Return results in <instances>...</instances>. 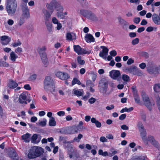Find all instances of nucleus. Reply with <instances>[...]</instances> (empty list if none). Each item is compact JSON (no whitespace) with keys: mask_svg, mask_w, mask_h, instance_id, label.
Returning a JSON list of instances; mask_svg holds the SVG:
<instances>
[{"mask_svg":"<svg viewBox=\"0 0 160 160\" xmlns=\"http://www.w3.org/2000/svg\"><path fill=\"white\" fill-rule=\"evenodd\" d=\"M44 88L47 92L52 93L55 91V86L53 81L50 76L46 77L44 82Z\"/></svg>","mask_w":160,"mask_h":160,"instance_id":"1","label":"nucleus"},{"mask_svg":"<svg viewBox=\"0 0 160 160\" xmlns=\"http://www.w3.org/2000/svg\"><path fill=\"white\" fill-rule=\"evenodd\" d=\"M6 9L9 15L13 14L17 7V2L16 0H7Z\"/></svg>","mask_w":160,"mask_h":160,"instance_id":"2","label":"nucleus"},{"mask_svg":"<svg viewBox=\"0 0 160 160\" xmlns=\"http://www.w3.org/2000/svg\"><path fill=\"white\" fill-rule=\"evenodd\" d=\"M43 152V150L40 147H35L30 150L28 154V158L29 159L34 158L40 156Z\"/></svg>","mask_w":160,"mask_h":160,"instance_id":"3","label":"nucleus"},{"mask_svg":"<svg viewBox=\"0 0 160 160\" xmlns=\"http://www.w3.org/2000/svg\"><path fill=\"white\" fill-rule=\"evenodd\" d=\"M46 49V48L45 46H43L42 48H38V49L42 62L45 67H47L48 64V62L46 54L45 52V51Z\"/></svg>","mask_w":160,"mask_h":160,"instance_id":"4","label":"nucleus"},{"mask_svg":"<svg viewBox=\"0 0 160 160\" xmlns=\"http://www.w3.org/2000/svg\"><path fill=\"white\" fill-rule=\"evenodd\" d=\"M47 8L50 10H52L53 11L54 8H56L57 11L62 12L63 10V8L59 2H57L56 0H52L49 4L46 5Z\"/></svg>","mask_w":160,"mask_h":160,"instance_id":"5","label":"nucleus"},{"mask_svg":"<svg viewBox=\"0 0 160 160\" xmlns=\"http://www.w3.org/2000/svg\"><path fill=\"white\" fill-rule=\"evenodd\" d=\"M80 12L82 15L90 20L94 21H97L98 20L96 15L89 10L81 9L80 10Z\"/></svg>","mask_w":160,"mask_h":160,"instance_id":"6","label":"nucleus"},{"mask_svg":"<svg viewBox=\"0 0 160 160\" xmlns=\"http://www.w3.org/2000/svg\"><path fill=\"white\" fill-rule=\"evenodd\" d=\"M125 70L129 72L134 75L140 76L142 75V72L141 70L135 66H131L129 67L125 68Z\"/></svg>","mask_w":160,"mask_h":160,"instance_id":"7","label":"nucleus"},{"mask_svg":"<svg viewBox=\"0 0 160 160\" xmlns=\"http://www.w3.org/2000/svg\"><path fill=\"white\" fill-rule=\"evenodd\" d=\"M21 9L22 13L21 16L26 18V19L28 18L30 16L29 10L27 4H22L21 6Z\"/></svg>","mask_w":160,"mask_h":160,"instance_id":"8","label":"nucleus"},{"mask_svg":"<svg viewBox=\"0 0 160 160\" xmlns=\"http://www.w3.org/2000/svg\"><path fill=\"white\" fill-rule=\"evenodd\" d=\"M50 10V12L45 9H43L42 10V14L44 17L45 22L50 21V20L51 15L53 11L52 10Z\"/></svg>","mask_w":160,"mask_h":160,"instance_id":"9","label":"nucleus"},{"mask_svg":"<svg viewBox=\"0 0 160 160\" xmlns=\"http://www.w3.org/2000/svg\"><path fill=\"white\" fill-rule=\"evenodd\" d=\"M59 132L63 134H72L75 132H78L77 130H74V131H73V129H70L68 128L67 127L61 128Z\"/></svg>","mask_w":160,"mask_h":160,"instance_id":"10","label":"nucleus"},{"mask_svg":"<svg viewBox=\"0 0 160 160\" xmlns=\"http://www.w3.org/2000/svg\"><path fill=\"white\" fill-rule=\"evenodd\" d=\"M55 75L60 79L62 80H65L70 78L69 76L67 73L61 72H57Z\"/></svg>","mask_w":160,"mask_h":160,"instance_id":"11","label":"nucleus"},{"mask_svg":"<svg viewBox=\"0 0 160 160\" xmlns=\"http://www.w3.org/2000/svg\"><path fill=\"white\" fill-rule=\"evenodd\" d=\"M101 48H103V49L102 51L100 52L99 56L106 60L107 59V56L108 55V49L105 46H101Z\"/></svg>","mask_w":160,"mask_h":160,"instance_id":"12","label":"nucleus"},{"mask_svg":"<svg viewBox=\"0 0 160 160\" xmlns=\"http://www.w3.org/2000/svg\"><path fill=\"white\" fill-rule=\"evenodd\" d=\"M119 24L122 29H126L127 28L128 26L129 25L128 22L122 18L121 17L118 18Z\"/></svg>","mask_w":160,"mask_h":160,"instance_id":"13","label":"nucleus"},{"mask_svg":"<svg viewBox=\"0 0 160 160\" xmlns=\"http://www.w3.org/2000/svg\"><path fill=\"white\" fill-rule=\"evenodd\" d=\"M18 85V83L12 79L8 80L7 87L10 89H15Z\"/></svg>","mask_w":160,"mask_h":160,"instance_id":"14","label":"nucleus"},{"mask_svg":"<svg viewBox=\"0 0 160 160\" xmlns=\"http://www.w3.org/2000/svg\"><path fill=\"white\" fill-rule=\"evenodd\" d=\"M9 157L13 160H18L19 157L16 151L14 149L11 150L9 152Z\"/></svg>","mask_w":160,"mask_h":160,"instance_id":"15","label":"nucleus"},{"mask_svg":"<svg viewBox=\"0 0 160 160\" xmlns=\"http://www.w3.org/2000/svg\"><path fill=\"white\" fill-rule=\"evenodd\" d=\"M109 74L111 77L114 79H117L120 75V71L117 70H113L111 71Z\"/></svg>","mask_w":160,"mask_h":160,"instance_id":"16","label":"nucleus"},{"mask_svg":"<svg viewBox=\"0 0 160 160\" xmlns=\"http://www.w3.org/2000/svg\"><path fill=\"white\" fill-rule=\"evenodd\" d=\"M99 90L104 96L109 95L110 94V92H107L108 86H99Z\"/></svg>","mask_w":160,"mask_h":160,"instance_id":"17","label":"nucleus"},{"mask_svg":"<svg viewBox=\"0 0 160 160\" xmlns=\"http://www.w3.org/2000/svg\"><path fill=\"white\" fill-rule=\"evenodd\" d=\"M147 140L148 141H148H149L156 148H158V143L155 140L152 136H149L148 138H147Z\"/></svg>","mask_w":160,"mask_h":160,"instance_id":"18","label":"nucleus"},{"mask_svg":"<svg viewBox=\"0 0 160 160\" xmlns=\"http://www.w3.org/2000/svg\"><path fill=\"white\" fill-rule=\"evenodd\" d=\"M1 40L2 41V43L3 45H6L10 41L11 39L8 36H3L1 37Z\"/></svg>","mask_w":160,"mask_h":160,"instance_id":"19","label":"nucleus"},{"mask_svg":"<svg viewBox=\"0 0 160 160\" xmlns=\"http://www.w3.org/2000/svg\"><path fill=\"white\" fill-rule=\"evenodd\" d=\"M139 132H140L141 136L143 142L145 144H148V141L146 137L147 133L146 129L139 131Z\"/></svg>","mask_w":160,"mask_h":160,"instance_id":"20","label":"nucleus"},{"mask_svg":"<svg viewBox=\"0 0 160 160\" xmlns=\"http://www.w3.org/2000/svg\"><path fill=\"white\" fill-rule=\"evenodd\" d=\"M152 18L154 23L157 25L160 24V18L158 14H153L152 15Z\"/></svg>","mask_w":160,"mask_h":160,"instance_id":"21","label":"nucleus"},{"mask_svg":"<svg viewBox=\"0 0 160 160\" xmlns=\"http://www.w3.org/2000/svg\"><path fill=\"white\" fill-rule=\"evenodd\" d=\"M85 39L87 42L88 43L94 42L95 41L94 38L93 36L90 34H86L85 37Z\"/></svg>","mask_w":160,"mask_h":160,"instance_id":"22","label":"nucleus"},{"mask_svg":"<svg viewBox=\"0 0 160 160\" xmlns=\"http://www.w3.org/2000/svg\"><path fill=\"white\" fill-rule=\"evenodd\" d=\"M72 93L78 97L82 96L84 94V92L82 89H74L72 91Z\"/></svg>","mask_w":160,"mask_h":160,"instance_id":"23","label":"nucleus"},{"mask_svg":"<svg viewBox=\"0 0 160 160\" xmlns=\"http://www.w3.org/2000/svg\"><path fill=\"white\" fill-rule=\"evenodd\" d=\"M41 138H38L37 134H34L31 138L32 142L38 143L40 141Z\"/></svg>","mask_w":160,"mask_h":160,"instance_id":"24","label":"nucleus"},{"mask_svg":"<svg viewBox=\"0 0 160 160\" xmlns=\"http://www.w3.org/2000/svg\"><path fill=\"white\" fill-rule=\"evenodd\" d=\"M26 96L24 94L22 93L19 96V102L20 103H24V101L26 100Z\"/></svg>","mask_w":160,"mask_h":160,"instance_id":"25","label":"nucleus"},{"mask_svg":"<svg viewBox=\"0 0 160 160\" xmlns=\"http://www.w3.org/2000/svg\"><path fill=\"white\" fill-rule=\"evenodd\" d=\"M31 134L29 133H27L25 134H24L22 136V139L24 140L26 142H29L30 140V137Z\"/></svg>","mask_w":160,"mask_h":160,"instance_id":"26","label":"nucleus"},{"mask_svg":"<svg viewBox=\"0 0 160 160\" xmlns=\"http://www.w3.org/2000/svg\"><path fill=\"white\" fill-rule=\"evenodd\" d=\"M141 95L142 99L143 102V103H144L145 102H147V101L149 100V98H148V95L145 92H142Z\"/></svg>","mask_w":160,"mask_h":160,"instance_id":"27","label":"nucleus"},{"mask_svg":"<svg viewBox=\"0 0 160 160\" xmlns=\"http://www.w3.org/2000/svg\"><path fill=\"white\" fill-rule=\"evenodd\" d=\"M45 22L48 30L49 32H51L52 31V25L51 22L50 21Z\"/></svg>","mask_w":160,"mask_h":160,"instance_id":"28","label":"nucleus"},{"mask_svg":"<svg viewBox=\"0 0 160 160\" xmlns=\"http://www.w3.org/2000/svg\"><path fill=\"white\" fill-rule=\"evenodd\" d=\"M149 72L155 75L160 74V66L158 67L154 66L153 71H150Z\"/></svg>","mask_w":160,"mask_h":160,"instance_id":"29","label":"nucleus"},{"mask_svg":"<svg viewBox=\"0 0 160 160\" xmlns=\"http://www.w3.org/2000/svg\"><path fill=\"white\" fill-rule=\"evenodd\" d=\"M144 104L150 111L152 110V106L153 105H154V104H152V102L150 101V100L147 102H145L144 103Z\"/></svg>","mask_w":160,"mask_h":160,"instance_id":"30","label":"nucleus"},{"mask_svg":"<svg viewBox=\"0 0 160 160\" xmlns=\"http://www.w3.org/2000/svg\"><path fill=\"white\" fill-rule=\"evenodd\" d=\"M47 120L45 118L43 119L42 121L39 120L38 122L36 123L37 125L40 126L41 127H44L46 124Z\"/></svg>","mask_w":160,"mask_h":160,"instance_id":"31","label":"nucleus"},{"mask_svg":"<svg viewBox=\"0 0 160 160\" xmlns=\"http://www.w3.org/2000/svg\"><path fill=\"white\" fill-rule=\"evenodd\" d=\"M91 52L90 51H87L84 48H80V49L79 51V52L78 53V55H83L84 54H89Z\"/></svg>","mask_w":160,"mask_h":160,"instance_id":"32","label":"nucleus"},{"mask_svg":"<svg viewBox=\"0 0 160 160\" xmlns=\"http://www.w3.org/2000/svg\"><path fill=\"white\" fill-rule=\"evenodd\" d=\"M99 86H108V81L105 78H102L99 82Z\"/></svg>","mask_w":160,"mask_h":160,"instance_id":"33","label":"nucleus"},{"mask_svg":"<svg viewBox=\"0 0 160 160\" xmlns=\"http://www.w3.org/2000/svg\"><path fill=\"white\" fill-rule=\"evenodd\" d=\"M49 125L50 126H54L56 125V122L54 118L51 117L50 118L49 122Z\"/></svg>","mask_w":160,"mask_h":160,"instance_id":"34","label":"nucleus"},{"mask_svg":"<svg viewBox=\"0 0 160 160\" xmlns=\"http://www.w3.org/2000/svg\"><path fill=\"white\" fill-rule=\"evenodd\" d=\"M18 56L16 55V54L13 52H11L10 53V58L12 61H15L16 59L17 58Z\"/></svg>","mask_w":160,"mask_h":160,"instance_id":"35","label":"nucleus"},{"mask_svg":"<svg viewBox=\"0 0 160 160\" xmlns=\"http://www.w3.org/2000/svg\"><path fill=\"white\" fill-rule=\"evenodd\" d=\"M67 137H62L60 136L59 139V142H62L63 143L66 144L69 143V142L67 141L66 139H67Z\"/></svg>","mask_w":160,"mask_h":160,"instance_id":"36","label":"nucleus"},{"mask_svg":"<svg viewBox=\"0 0 160 160\" xmlns=\"http://www.w3.org/2000/svg\"><path fill=\"white\" fill-rule=\"evenodd\" d=\"M133 97L136 103L139 104L140 102V98L138 94H135L133 95Z\"/></svg>","mask_w":160,"mask_h":160,"instance_id":"37","label":"nucleus"},{"mask_svg":"<svg viewBox=\"0 0 160 160\" xmlns=\"http://www.w3.org/2000/svg\"><path fill=\"white\" fill-rule=\"evenodd\" d=\"M153 89L156 92H160V83L155 84L154 86Z\"/></svg>","mask_w":160,"mask_h":160,"instance_id":"38","label":"nucleus"},{"mask_svg":"<svg viewBox=\"0 0 160 160\" xmlns=\"http://www.w3.org/2000/svg\"><path fill=\"white\" fill-rule=\"evenodd\" d=\"M137 126L139 131L145 129L144 128V127L142 122L141 121H139L138 122Z\"/></svg>","mask_w":160,"mask_h":160,"instance_id":"39","label":"nucleus"},{"mask_svg":"<svg viewBox=\"0 0 160 160\" xmlns=\"http://www.w3.org/2000/svg\"><path fill=\"white\" fill-rule=\"evenodd\" d=\"M25 18L26 19V18L21 16L20 18L18 24V25L19 26H21L24 23L25 19Z\"/></svg>","mask_w":160,"mask_h":160,"instance_id":"40","label":"nucleus"},{"mask_svg":"<svg viewBox=\"0 0 160 160\" xmlns=\"http://www.w3.org/2000/svg\"><path fill=\"white\" fill-rule=\"evenodd\" d=\"M76 83L79 85L81 84V83L80 81L78 79V78H73V80L72 81V85H73Z\"/></svg>","mask_w":160,"mask_h":160,"instance_id":"41","label":"nucleus"},{"mask_svg":"<svg viewBox=\"0 0 160 160\" xmlns=\"http://www.w3.org/2000/svg\"><path fill=\"white\" fill-rule=\"evenodd\" d=\"M83 136L81 134H79L78 135V137H77L75 138L73 141L71 142H74V141H76L77 142H79L80 141V140L82 137Z\"/></svg>","mask_w":160,"mask_h":160,"instance_id":"42","label":"nucleus"},{"mask_svg":"<svg viewBox=\"0 0 160 160\" xmlns=\"http://www.w3.org/2000/svg\"><path fill=\"white\" fill-rule=\"evenodd\" d=\"M98 154L104 157H106L108 155V153L107 151L103 152L102 149H100L99 150Z\"/></svg>","mask_w":160,"mask_h":160,"instance_id":"43","label":"nucleus"},{"mask_svg":"<svg viewBox=\"0 0 160 160\" xmlns=\"http://www.w3.org/2000/svg\"><path fill=\"white\" fill-rule=\"evenodd\" d=\"M147 70L148 72L151 74H153L152 73L150 72L149 71H153L154 70V66H152V65H147V67H146Z\"/></svg>","mask_w":160,"mask_h":160,"instance_id":"44","label":"nucleus"},{"mask_svg":"<svg viewBox=\"0 0 160 160\" xmlns=\"http://www.w3.org/2000/svg\"><path fill=\"white\" fill-rule=\"evenodd\" d=\"M86 85L89 87H93L94 86V84L92 81L90 80H88L86 82Z\"/></svg>","mask_w":160,"mask_h":160,"instance_id":"45","label":"nucleus"},{"mask_svg":"<svg viewBox=\"0 0 160 160\" xmlns=\"http://www.w3.org/2000/svg\"><path fill=\"white\" fill-rule=\"evenodd\" d=\"M77 61L78 63L80 65H83L85 63L84 60H82V58L81 56H79L78 57Z\"/></svg>","mask_w":160,"mask_h":160,"instance_id":"46","label":"nucleus"},{"mask_svg":"<svg viewBox=\"0 0 160 160\" xmlns=\"http://www.w3.org/2000/svg\"><path fill=\"white\" fill-rule=\"evenodd\" d=\"M81 47L79 45H74L73 46V48L74 51L78 54L79 52V51Z\"/></svg>","mask_w":160,"mask_h":160,"instance_id":"47","label":"nucleus"},{"mask_svg":"<svg viewBox=\"0 0 160 160\" xmlns=\"http://www.w3.org/2000/svg\"><path fill=\"white\" fill-rule=\"evenodd\" d=\"M57 17L61 19H63L64 18L65 16L62 12H58L57 13Z\"/></svg>","mask_w":160,"mask_h":160,"instance_id":"48","label":"nucleus"},{"mask_svg":"<svg viewBox=\"0 0 160 160\" xmlns=\"http://www.w3.org/2000/svg\"><path fill=\"white\" fill-rule=\"evenodd\" d=\"M122 78L123 81L126 82H128L130 80L129 77L126 74L123 75Z\"/></svg>","mask_w":160,"mask_h":160,"instance_id":"49","label":"nucleus"},{"mask_svg":"<svg viewBox=\"0 0 160 160\" xmlns=\"http://www.w3.org/2000/svg\"><path fill=\"white\" fill-rule=\"evenodd\" d=\"M139 40L138 38H136L132 41L131 43L132 45H134L138 44L139 42Z\"/></svg>","mask_w":160,"mask_h":160,"instance_id":"50","label":"nucleus"},{"mask_svg":"<svg viewBox=\"0 0 160 160\" xmlns=\"http://www.w3.org/2000/svg\"><path fill=\"white\" fill-rule=\"evenodd\" d=\"M9 66V64L7 63L6 62L4 61L0 60V66H4L7 67Z\"/></svg>","mask_w":160,"mask_h":160,"instance_id":"51","label":"nucleus"},{"mask_svg":"<svg viewBox=\"0 0 160 160\" xmlns=\"http://www.w3.org/2000/svg\"><path fill=\"white\" fill-rule=\"evenodd\" d=\"M141 117L142 119L144 121H145L146 120V117L145 112L143 111L141 112Z\"/></svg>","mask_w":160,"mask_h":160,"instance_id":"52","label":"nucleus"},{"mask_svg":"<svg viewBox=\"0 0 160 160\" xmlns=\"http://www.w3.org/2000/svg\"><path fill=\"white\" fill-rule=\"evenodd\" d=\"M37 78V75L35 74H33L31 76L28 78V80L30 81L35 80Z\"/></svg>","mask_w":160,"mask_h":160,"instance_id":"53","label":"nucleus"},{"mask_svg":"<svg viewBox=\"0 0 160 160\" xmlns=\"http://www.w3.org/2000/svg\"><path fill=\"white\" fill-rule=\"evenodd\" d=\"M140 20L141 19L140 18L135 17L133 19V21L136 24H138Z\"/></svg>","mask_w":160,"mask_h":160,"instance_id":"54","label":"nucleus"},{"mask_svg":"<svg viewBox=\"0 0 160 160\" xmlns=\"http://www.w3.org/2000/svg\"><path fill=\"white\" fill-rule=\"evenodd\" d=\"M21 44V42L18 40V42H14L12 44V45L14 47H16L18 46H20Z\"/></svg>","mask_w":160,"mask_h":160,"instance_id":"55","label":"nucleus"},{"mask_svg":"<svg viewBox=\"0 0 160 160\" xmlns=\"http://www.w3.org/2000/svg\"><path fill=\"white\" fill-rule=\"evenodd\" d=\"M157 104L158 108V109L160 112V98L159 97L157 98Z\"/></svg>","mask_w":160,"mask_h":160,"instance_id":"56","label":"nucleus"},{"mask_svg":"<svg viewBox=\"0 0 160 160\" xmlns=\"http://www.w3.org/2000/svg\"><path fill=\"white\" fill-rule=\"evenodd\" d=\"M110 55L112 57H114L117 55V53L116 51L115 50H112L109 53Z\"/></svg>","mask_w":160,"mask_h":160,"instance_id":"57","label":"nucleus"},{"mask_svg":"<svg viewBox=\"0 0 160 160\" xmlns=\"http://www.w3.org/2000/svg\"><path fill=\"white\" fill-rule=\"evenodd\" d=\"M66 38L67 39L72 40V36L70 33H68L66 35Z\"/></svg>","mask_w":160,"mask_h":160,"instance_id":"58","label":"nucleus"},{"mask_svg":"<svg viewBox=\"0 0 160 160\" xmlns=\"http://www.w3.org/2000/svg\"><path fill=\"white\" fill-rule=\"evenodd\" d=\"M134 62V61L133 60L132 58H130L128 60L127 63L128 65H130L133 63Z\"/></svg>","mask_w":160,"mask_h":160,"instance_id":"59","label":"nucleus"},{"mask_svg":"<svg viewBox=\"0 0 160 160\" xmlns=\"http://www.w3.org/2000/svg\"><path fill=\"white\" fill-rule=\"evenodd\" d=\"M96 101V99L95 98H91L89 99L88 102L90 104H93Z\"/></svg>","mask_w":160,"mask_h":160,"instance_id":"60","label":"nucleus"},{"mask_svg":"<svg viewBox=\"0 0 160 160\" xmlns=\"http://www.w3.org/2000/svg\"><path fill=\"white\" fill-rule=\"evenodd\" d=\"M126 115L125 114H123L121 115L119 117V119L120 120H123L125 119L126 117Z\"/></svg>","mask_w":160,"mask_h":160,"instance_id":"61","label":"nucleus"},{"mask_svg":"<svg viewBox=\"0 0 160 160\" xmlns=\"http://www.w3.org/2000/svg\"><path fill=\"white\" fill-rule=\"evenodd\" d=\"M15 52L17 53H21L22 52V48L18 47L15 50Z\"/></svg>","mask_w":160,"mask_h":160,"instance_id":"62","label":"nucleus"},{"mask_svg":"<svg viewBox=\"0 0 160 160\" xmlns=\"http://www.w3.org/2000/svg\"><path fill=\"white\" fill-rule=\"evenodd\" d=\"M139 66L141 69H144L146 67V64L145 63L143 62L140 64Z\"/></svg>","mask_w":160,"mask_h":160,"instance_id":"63","label":"nucleus"},{"mask_svg":"<svg viewBox=\"0 0 160 160\" xmlns=\"http://www.w3.org/2000/svg\"><path fill=\"white\" fill-rule=\"evenodd\" d=\"M100 140L102 142H107V139L104 137H101L100 138Z\"/></svg>","mask_w":160,"mask_h":160,"instance_id":"64","label":"nucleus"}]
</instances>
